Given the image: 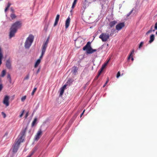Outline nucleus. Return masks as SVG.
Returning a JSON list of instances; mask_svg holds the SVG:
<instances>
[{
    "label": "nucleus",
    "mask_w": 157,
    "mask_h": 157,
    "mask_svg": "<svg viewBox=\"0 0 157 157\" xmlns=\"http://www.w3.org/2000/svg\"><path fill=\"white\" fill-rule=\"evenodd\" d=\"M21 25L22 23L20 21H17L12 25L10 28L9 35L10 38L14 36L15 34L17 32V30L21 27Z\"/></svg>",
    "instance_id": "obj_1"
},
{
    "label": "nucleus",
    "mask_w": 157,
    "mask_h": 157,
    "mask_svg": "<svg viewBox=\"0 0 157 157\" xmlns=\"http://www.w3.org/2000/svg\"><path fill=\"white\" fill-rule=\"evenodd\" d=\"M83 50L84 51L86 50V53L88 54H92L97 51V49L92 48L91 46V43L89 41L83 47Z\"/></svg>",
    "instance_id": "obj_2"
},
{
    "label": "nucleus",
    "mask_w": 157,
    "mask_h": 157,
    "mask_svg": "<svg viewBox=\"0 0 157 157\" xmlns=\"http://www.w3.org/2000/svg\"><path fill=\"white\" fill-rule=\"evenodd\" d=\"M34 36L31 35H30L29 37L26 39L25 43V48H29L31 46L34 40Z\"/></svg>",
    "instance_id": "obj_3"
},
{
    "label": "nucleus",
    "mask_w": 157,
    "mask_h": 157,
    "mask_svg": "<svg viewBox=\"0 0 157 157\" xmlns=\"http://www.w3.org/2000/svg\"><path fill=\"white\" fill-rule=\"evenodd\" d=\"M27 129V127L25 128L24 129H23L21 131L19 135L18 136V137L16 139L22 142H23Z\"/></svg>",
    "instance_id": "obj_4"
},
{
    "label": "nucleus",
    "mask_w": 157,
    "mask_h": 157,
    "mask_svg": "<svg viewBox=\"0 0 157 157\" xmlns=\"http://www.w3.org/2000/svg\"><path fill=\"white\" fill-rule=\"evenodd\" d=\"M109 34L107 33H103L99 36V38L101 39L103 42H106L109 38Z\"/></svg>",
    "instance_id": "obj_5"
},
{
    "label": "nucleus",
    "mask_w": 157,
    "mask_h": 157,
    "mask_svg": "<svg viewBox=\"0 0 157 157\" xmlns=\"http://www.w3.org/2000/svg\"><path fill=\"white\" fill-rule=\"evenodd\" d=\"M21 142H22L17 139H16L14 144H13V153H16L17 151L19 145H20L21 143Z\"/></svg>",
    "instance_id": "obj_6"
},
{
    "label": "nucleus",
    "mask_w": 157,
    "mask_h": 157,
    "mask_svg": "<svg viewBox=\"0 0 157 157\" xmlns=\"http://www.w3.org/2000/svg\"><path fill=\"white\" fill-rule=\"evenodd\" d=\"M124 26L125 25L124 23H120L116 25V29L117 30L119 31L121 30Z\"/></svg>",
    "instance_id": "obj_7"
},
{
    "label": "nucleus",
    "mask_w": 157,
    "mask_h": 157,
    "mask_svg": "<svg viewBox=\"0 0 157 157\" xmlns=\"http://www.w3.org/2000/svg\"><path fill=\"white\" fill-rule=\"evenodd\" d=\"M9 98L8 96H6L4 99L3 103L6 106H8L9 105Z\"/></svg>",
    "instance_id": "obj_8"
},
{
    "label": "nucleus",
    "mask_w": 157,
    "mask_h": 157,
    "mask_svg": "<svg viewBox=\"0 0 157 157\" xmlns=\"http://www.w3.org/2000/svg\"><path fill=\"white\" fill-rule=\"evenodd\" d=\"M42 132L41 129L38 130L35 136V140H38L39 139L42 134Z\"/></svg>",
    "instance_id": "obj_9"
},
{
    "label": "nucleus",
    "mask_w": 157,
    "mask_h": 157,
    "mask_svg": "<svg viewBox=\"0 0 157 157\" xmlns=\"http://www.w3.org/2000/svg\"><path fill=\"white\" fill-rule=\"evenodd\" d=\"M70 18L69 17H68L65 21V28L66 29H67L69 27L70 24Z\"/></svg>",
    "instance_id": "obj_10"
},
{
    "label": "nucleus",
    "mask_w": 157,
    "mask_h": 157,
    "mask_svg": "<svg viewBox=\"0 0 157 157\" xmlns=\"http://www.w3.org/2000/svg\"><path fill=\"white\" fill-rule=\"evenodd\" d=\"M49 37H48L47 39L45 42L43 44V45H42V48L46 49L47 47L48 44V43L49 42Z\"/></svg>",
    "instance_id": "obj_11"
},
{
    "label": "nucleus",
    "mask_w": 157,
    "mask_h": 157,
    "mask_svg": "<svg viewBox=\"0 0 157 157\" xmlns=\"http://www.w3.org/2000/svg\"><path fill=\"white\" fill-rule=\"evenodd\" d=\"M6 66L7 68L9 69H11V63L10 59H8L6 61Z\"/></svg>",
    "instance_id": "obj_12"
},
{
    "label": "nucleus",
    "mask_w": 157,
    "mask_h": 157,
    "mask_svg": "<svg viewBox=\"0 0 157 157\" xmlns=\"http://www.w3.org/2000/svg\"><path fill=\"white\" fill-rule=\"evenodd\" d=\"M59 17H60V16L59 14H57L56 15V19H55V23H54V26H56L57 25V24L58 23V22L59 21Z\"/></svg>",
    "instance_id": "obj_13"
},
{
    "label": "nucleus",
    "mask_w": 157,
    "mask_h": 157,
    "mask_svg": "<svg viewBox=\"0 0 157 157\" xmlns=\"http://www.w3.org/2000/svg\"><path fill=\"white\" fill-rule=\"evenodd\" d=\"M78 68L77 67L75 66H74L72 68V74L75 75L76 73L77 72Z\"/></svg>",
    "instance_id": "obj_14"
},
{
    "label": "nucleus",
    "mask_w": 157,
    "mask_h": 157,
    "mask_svg": "<svg viewBox=\"0 0 157 157\" xmlns=\"http://www.w3.org/2000/svg\"><path fill=\"white\" fill-rule=\"evenodd\" d=\"M117 23V21H111L109 24V25L110 27L112 28Z\"/></svg>",
    "instance_id": "obj_15"
},
{
    "label": "nucleus",
    "mask_w": 157,
    "mask_h": 157,
    "mask_svg": "<svg viewBox=\"0 0 157 157\" xmlns=\"http://www.w3.org/2000/svg\"><path fill=\"white\" fill-rule=\"evenodd\" d=\"M155 40V36L154 34H151L150 37V40L149 43L150 44L153 42Z\"/></svg>",
    "instance_id": "obj_16"
},
{
    "label": "nucleus",
    "mask_w": 157,
    "mask_h": 157,
    "mask_svg": "<svg viewBox=\"0 0 157 157\" xmlns=\"http://www.w3.org/2000/svg\"><path fill=\"white\" fill-rule=\"evenodd\" d=\"M110 58L108 60L102 65L101 69L103 70V69L105 68L107 64L109 63V60H110Z\"/></svg>",
    "instance_id": "obj_17"
},
{
    "label": "nucleus",
    "mask_w": 157,
    "mask_h": 157,
    "mask_svg": "<svg viewBox=\"0 0 157 157\" xmlns=\"http://www.w3.org/2000/svg\"><path fill=\"white\" fill-rule=\"evenodd\" d=\"M134 50H132V52H131L130 54L129 55L128 57V59H129L131 58V59L132 61H133L134 60L133 58L132 57V54L134 53Z\"/></svg>",
    "instance_id": "obj_18"
},
{
    "label": "nucleus",
    "mask_w": 157,
    "mask_h": 157,
    "mask_svg": "<svg viewBox=\"0 0 157 157\" xmlns=\"http://www.w3.org/2000/svg\"><path fill=\"white\" fill-rule=\"evenodd\" d=\"M3 58L2 52L1 49L0 48V66L2 64V60Z\"/></svg>",
    "instance_id": "obj_19"
},
{
    "label": "nucleus",
    "mask_w": 157,
    "mask_h": 157,
    "mask_svg": "<svg viewBox=\"0 0 157 157\" xmlns=\"http://www.w3.org/2000/svg\"><path fill=\"white\" fill-rule=\"evenodd\" d=\"M46 50V49L43 48H42V52L40 56V58L39 59H40L42 58L44 54V53L45 52V51Z\"/></svg>",
    "instance_id": "obj_20"
},
{
    "label": "nucleus",
    "mask_w": 157,
    "mask_h": 157,
    "mask_svg": "<svg viewBox=\"0 0 157 157\" xmlns=\"http://www.w3.org/2000/svg\"><path fill=\"white\" fill-rule=\"evenodd\" d=\"M40 61H41L40 59H37V61L36 62L35 65H34L35 68H36L38 66V65L40 63Z\"/></svg>",
    "instance_id": "obj_21"
},
{
    "label": "nucleus",
    "mask_w": 157,
    "mask_h": 157,
    "mask_svg": "<svg viewBox=\"0 0 157 157\" xmlns=\"http://www.w3.org/2000/svg\"><path fill=\"white\" fill-rule=\"evenodd\" d=\"M37 117H35L34 119L32 124V127H33L35 125V124H36V122L37 121Z\"/></svg>",
    "instance_id": "obj_22"
},
{
    "label": "nucleus",
    "mask_w": 157,
    "mask_h": 157,
    "mask_svg": "<svg viewBox=\"0 0 157 157\" xmlns=\"http://www.w3.org/2000/svg\"><path fill=\"white\" fill-rule=\"evenodd\" d=\"M10 17L13 20L16 18L17 16L15 15L14 13H13L10 14Z\"/></svg>",
    "instance_id": "obj_23"
},
{
    "label": "nucleus",
    "mask_w": 157,
    "mask_h": 157,
    "mask_svg": "<svg viewBox=\"0 0 157 157\" xmlns=\"http://www.w3.org/2000/svg\"><path fill=\"white\" fill-rule=\"evenodd\" d=\"M82 4V6L85 9L87 6L88 3H87L86 2H83Z\"/></svg>",
    "instance_id": "obj_24"
},
{
    "label": "nucleus",
    "mask_w": 157,
    "mask_h": 157,
    "mask_svg": "<svg viewBox=\"0 0 157 157\" xmlns=\"http://www.w3.org/2000/svg\"><path fill=\"white\" fill-rule=\"evenodd\" d=\"M7 78L8 79L10 83H11V78L10 74H8L7 76Z\"/></svg>",
    "instance_id": "obj_25"
},
{
    "label": "nucleus",
    "mask_w": 157,
    "mask_h": 157,
    "mask_svg": "<svg viewBox=\"0 0 157 157\" xmlns=\"http://www.w3.org/2000/svg\"><path fill=\"white\" fill-rule=\"evenodd\" d=\"M64 90L61 88L60 89V94L59 96H62L63 94Z\"/></svg>",
    "instance_id": "obj_26"
},
{
    "label": "nucleus",
    "mask_w": 157,
    "mask_h": 157,
    "mask_svg": "<svg viewBox=\"0 0 157 157\" xmlns=\"http://www.w3.org/2000/svg\"><path fill=\"white\" fill-rule=\"evenodd\" d=\"M6 74V71L5 70H3L2 72L1 76L2 77H4Z\"/></svg>",
    "instance_id": "obj_27"
},
{
    "label": "nucleus",
    "mask_w": 157,
    "mask_h": 157,
    "mask_svg": "<svg viewBox=\"0 0 157 157\" xmlns=\"http://www.w3.org/2000/svg\"><path fill=\"white\" fill-rule=\"evenodd\" d=\"M77 1V0H74V2H73V3L72 5V7H71V8H72V9H73L75 7V5L76 4Z\"/></svg>",
    "instance_id": "obj_28"
},
{
    "label": "nucleus",
    "mask_w": 157,
    "mask_h": 157,
    "mask_svg": "<svg viewBox=\"0 0 157 157\" xmlns=\"http://www.w3.org/2000/svg\"><path fill=\"white\" fill-rule=\"evenodd\" d=\"M115 29H112L111 31V33L110 34H109L110 36H112L113 35L114 33L115 32Z\"/></svg>",
    "instance_id": "obj_29"
},
{
    "label": "nucleus",
    "mask_w": 157,
    "mask_h": 157,
    "mask_svg": "<svg viewBox=\"0 0 157 157\" xmlns=\"http://www.w3.org/2000/svg\"><path fill=\"white\" fill-rule=\"evenodd\" d=\"M35 151L34 150L31 153L28 155L26 157H31L35 153Z\"/></svg>",
    "instance_id": "obj_30"
},
{
    "label": "nucleus",
    "mask_w": 157,
    "mask_h": 157,
    "mask_svg": "<svg viewBox=\"0 0 157 157\" xmlns=\"http://www.w3.org/2000/svg\"><path fill=\"white\" fill-rule=\"evenodd\" d=\"M35 151L34 150L31 153L28 155L26 157H31L35 153Z\"/></svg>",
    "instance_id": "obj_31"
},
{
    "label": "nucleus",
    "mask_w": 157,
    "mask_h": 157,
    "mask_svg": "<svg viewBox=\"0 0 157 157\" xmlns=\"http://www.w3.org/2000/svg\"><path fill=\"white\" fill-rule=\"evenodd\" d=\"M37 90V88L35 87L34 88L33 90V91L31 93V94L32 95H33L35 93V92H36Z\"/></svg>",
    "instance_id": "obj_32"
},
{
    "label": "nucleus",
    "mask_w": 157,
    "mask_h": 157,
    "mask_svg": "<svg viewBox=\"0 0 157 157\" xmlns=\"http://www.w3.org/2000/svg\"><path fill=\"white\" fill-rule=\"evenodd\" d=\"M155 30H151V29H150L148 30L146 33V35H148V34L151 33L152 31L154 32Z\"/></svg>",
    "instance_id": "obj_33"
},
{
    "label": "nucleus",
    "mask_w": 157,
    "mask_h": 157,
    "mask_svg": "<svg viewBox=\"0 0 157 157\" xmlns=\"http://www.w3.org/2000/svg\"><path fill=\"white\" fill-rule=\"evenodd\" d=\"M26 96H25L22 97L21 98V100L22 101H24L26 99Z\"/></svg>",
    "instance_id": "obj_34"
},
{
    "label": "nucleus",
    "mask_w": 157,
    "mask_h": 157,
    "mask_svg": "<svg viewBox=\"0 0 157 157\" xmlns=\"http://www.w3.org/2000/svg\"><path fill=\"white\" fill-rule=\"evenodd\" d=\"M143 44H144V42H143L142 41L140 42V43L139 45V48L140 49L141 48V47L143 46Z\"/></svg>",
    "instance_id": "obj_35"
},
{
    "label": "nucleus",
    "mask_w": 157,
    "mask_h": 157,
    "mask_svg": "<svg viewBox=\"0 0 157 157\" xmlns=\"http://www.w3.org/2000/svg\"><path fill=\"white\" fill-rule=\"evenodd\" d=\"M103 70L101 68V70L98 71V75L100 76Z\"/></svg>",
    "instance_id": "obj_36"
},
{
    "label": "nucleus",
    "mask_w": 157,
    "mask_h": 157,
    "mask_svg": "<svg viewBox=\"0 0 157 157\" xmlns=\"http://www.w3.org/2000/svg\"><path fill=\"white\" fill-rule=\"evenodd\" d=\"M24 112H25L24 110H22L21 113L19 116L20 117H22V116H23V115L24 114Z\"/></svg>",
    "instance_id": "obj_37"
},
{
    "label": "nucleus",
    "mask_w": 157,
    "mask_h": 157,
    "mask_svg": "<svg viewBox=\"0 0 157 157\" xmlns=\"http://www.w3.org/2000/svg\"><path fill=\"white\" fill-rule=\"evenodd\" d=\"M133 11V10H131L127 15V16L128 17L129 16L130 14L132 13V12Z\"/></svg>",
    "instance_id": "obj_38"
},
{
    "label": "nucleus",
    "mask_w": 157,
    "mask_h": 157,
    "mask_svg": "<svg viewBox=\"0 0 157 157\" xmlns=\"http://www.w3.org/2000/svg\"><path fill=\"white\" fill-rule=\"evenodd\" d=\"M120 73L119 71L118 72L117 75V78H118L120 76Z\"/></svg>",
    "instance_id": "obj_39"
},
{
    "label": "nucleus",
    "mask_w": 157,
    "mask_h": 157,
    "mask_svg": "<svg viewBox=\"0 0 157 157\" xmlns=\"http://www.w3.org/2000/svg\"><path fill=\"white\" fill-rule=\"evenodd\" d=\"M29 75H28L25 77L24 79L27 80L29 79Z\"/></svg>",
    "instance_id": "obj_40"
},
{
    "label": "nucleus",
    "mask_w": 157,
    "mask_h": 157,
    "mask_svg": "<svg viewBox=\"0 0 157 157\" xmlns=\"http://www.w3.org/2000/svg\"><path fill=\"white\" fill-rule=\"evenodd\" d=\"M3 86L2 84H0V92L2 90L3 88Z\"/></svg>",
    "instance_id": "obj_41"
},
{
    "label": "nucleus",
    "mask_w": 157,
    "mask_h": 157,
    "mask_svg": "<svg viewBox=\"0 0 157 157\" xmlns=\"http://www.w3.org/2000/svg\"><path fill=\"white\" fill-rule=\"evenodd\" d=\"M2 114L4 118H5L6 117V114L3 112H2Z\"/></svg>",
    "instance_id": "obj_42"
},
{
    "label": "nucleus",
    "mask_w": 157,
    "mask_h": 157,
    "mask_svg": "<svg viewBox=\"0 0 157 157\" xmlns=\"http://www.w3.org/2000/svg\"><path fill=\"white\" fill-rule=\"evenodd\" d=\"M108 81H109V79H108V80L106 81L105 83L104 84V86H103V87H104L106 85V84L107 83Z\"/></svg>",
    "instance_id": "obj_43"
},
{
    "label": "nucleus",
    "mask_w": 157,
    "mask_h": 157,
    "mask_svg": "<svg viewBox=\"0 0 157 157\" xmlns=\"http://www.w3.org/2000/svg\"><path fill=\"white\" fill-rule=\"evenodd\" d=\"M11 5V4L10 2H8L7 7L9 8Z\"/></svg>",
    "instance_id": "obj_44"
},
{
    "label": "nucleus",
    "mask_w": 157,
    "mask_h": 157,
    "mask_svg": "<svg viewBox=\"0 0 157 157\" xmlns=\"http://www.w3.org/2000/svg\"><path fill=\"white\" fill-rule=\"evenodd\" d=\"M155 30L157 29V22H156L155 24Z\"/></svg>",
    "instance_id": "obj_45"
},
{
    "label": "nucleus",
    "mask_w": 157,
    "mask_h": 157,
    "mask_svg": "<svg viewBox=\"0 0 157 157\" xmlns=\"http://www.w3.org/2000/svg\"><path fill=\"white\" fill-rule=\"evenodd\" d=\"M29 113L28 112H27L26 114H25V118H27V117H28V115H29V114H28Z\"/></svg>",
    "instance_id": "obj_46"
},
{
    "label": "nucleus",
    "mask_w": 157,
    "mask_h": 157,
    "mask_svg": "<svg viewBox=\"0 0 157 157\" xmlns=\"http://www.w3.org/2000/svg\"><path fill=\"white\" fill-rule=\"evenodd\" d=\"M67 85H64L63 87H61L63 89L65 90V89Z\"/></svg>",
    "instance_id": "obj_47"
},
{
    "label": "nucleus",
    "mask_w": 157,
    "mask_h": 157,
    "mask_svg": "<svg viewBox=\"0 0 157 157\" xmlns=\"http://www.w3.org/2000/svg\"><path fill=\"white\" fill-rule=\"evenodd\" d=\"M99 76L98 75L96 76L95 77V78L94 79V80H96L98 79V78L99 77Z\"/></svg>",
    "instance_id": "obj_48"
},
{
    "label": "nucleus",
    "mask_w": 157,
    "mask_h": 157,
    "mask_svg": "<svg viewBox=\"0 0 157 157\" xmlns=\"http://www.w3.org/2000/svg\"><path fill=\"white\" fill-rule=\"evenodd\" d=\"M85 110H84V111H83L82 113V114H81V115H80V117H81L82 115H83V114H84V112H85Z\"/></svg>",
    "instance_id": "obj_49"
},
{
    "label": "nucleus",
    "mask_w": 157,
    "mask_h": 157,
    "mask_svg": "<svg viewBox=\"0 0 157 157\" xmlns=\"http://www.w3.org/2000/svg\"><path fill=\"white\" fill-rule=\"evenodd\" d=\"M8 9H9V8H8V7H7L5 8V12H6L7 10Z\"/></svg>",
    "instance_id": "obj_50"
},
{
    "label": "nucleus",
    "mask_w": 157,
    "mask_h": 157,
    "mask_svg": "<svg viewBox=\"0 0 157 157\" xmlns=\"http://www.w3.org/2000/svg\"><path fill=\"white\" fill-rule=\"evenodd\" d=\"M11 10L12 12V13H14V10L12 8L11 9Z\"/></svg>",
    "instance_id": "obj_51"
},
{
    "label": "nucleus",
    "mask_w": 157,
    "mask_h": 157,
    "mask_svg": "<svg viewBox=\"0 0 157 157\" xmlns=\"http://www.w3.org/2000/svg\"><path fill=\"white\" fill-rule=\"evenodd\" d=\"M40 68H39V69L37 70V72H36L37 74H38V73L40 71Z\"/></svg>",
    "instance_id": "obj_52"
},
{
    "label": "nucleus",
    "mask_w": 157,
    "mask_h": 157,
    "mask_svg": "<svg viewBox=\"0 0 157 157\" xmlns=\"http://www.w3.org/2000/svg\"><path fill=\"white\" fill-rule=\"evenodd\" d=\"M84 2H86L87 3H88V1L87 0H84Z\"/></svg>",
    "instance_id": "obj_53"
},
{
    "label": "nucleus",
    "mask_w": 157,
    "mask_h": 157,
    "mask_svg": "<svg viewBox=\"0 0 157 157\" xmlns=\"http://www.w3.org/2000/svg\"><path fill=\"white\" fill-rule=\"evenodd\" d=\"M152 27H153V26H151V27L150 29H151V30H152Z\"/></svg>",
    "instance_id": "obj_54"
},
{
    "label": "nucleus",
    "mask_w": 157,
    "mask_h": 157,
    "mask_svg": "<svg viewBox=\"0 0 157 157\" xmlns=\"http://www.w3.org/2000/svg\"><path fill=\"white\" fill-rule=\"evenodd\" d=\"M156 34L157 35V31L156 32Z\"/></svg>",
    "instance_id": "obj_55"
},
{
    "label": "nucleus",
    "mask_w": 157,
    "mask_h": 157,
    "mask_svg": "<svg viewBox=\"0 0 157 157\" xmlns=\"http://www.w3.org/2000/svg\"><path fill=\"white\" fill-rule=\"evenodd\" d=\"M70 80H68V81L70 82Z\"/></svg>",
    "instance_id": "obj_56"
}]
</instances>
